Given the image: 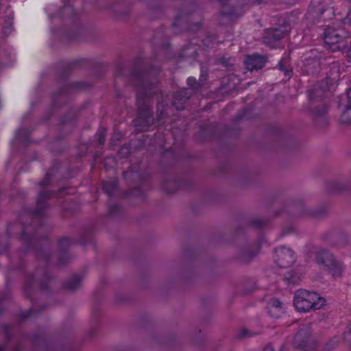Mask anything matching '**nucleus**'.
<instances>
[{"label":"nucleus","mask_w":351,"mask_h":351,"mask_svg":"<svg viewBox=\"0 0 351 351\" xmlns=\"http://www.w3.org/2000/svg\"><path fill=\"white\" fill-rule=\"evenodd\" d=\"M327 88L317 85L308 91V97L311 101V111L317 124H319V120L322 122L320 125L326 123L328 101L324 97V93Z\"/></svg>","instance_id":"obj_1"},{"label":"nucleus","mask_w":351,"mask_h":351,"mask_svg":"<svg viewBox=\"0 0 351 351\" xmlns=\"http://www.w3.org/2000/svg\"><path fill=\"white\" fill-rule=\"evenodd\" d=\"M293 304L298 311L306 313L320 309L326 304V300L315 292L301 289L295 293Z\"/></svg>","instance_id":"obj_2"},{"label":"nucleus","mask_w":351,"mask_h":351,"mask_svg":"<svg viewBox=\"0 0 351 351\" xmlns=\"http://www.w3.org/2000/svg\"><path fill=\"white\" fill-rule=\"evenodd\" d=\"M71 0H62L64 3L62 8H60L56 4L51 3L46 6L45 12L48 17L53 20L59 19L60 21H68L72 23H76L79 19V13L70 4Z\"/></svg>","instance_id":"obj_3"},{"label":"nucleus","mask_w":351,"mask_h":351,"mask_svg":"<svg viewBox=\"0 0 351 351\" xmlns=\"http://www.w3.org/2000/svg\"><path fill=\"white\" fill-rule=\"evenodd\" d=\"M315 258L321 267L335 278L340 277L343 271V265L335 260L334 256L328 250L319 249L316 252Z\"/></svg>","instance_id":"obj_4"},{"label":"nucleus","mask_w":351,"mask_h":351,"mask_svg":"<svg viewBox=\"0 0 351 351\" xmlns=\"http://www.w3.org/2000/svg\"><path fill=\"white\" fill-rule=\"evenodd\" d=\"M323 36L325 44L332 51H341L346 48L348 36L343 29H335L328 26Z\"/></svg>","instance_id":"obj_5"},{"label":"nucleus","mask_w":351,"mask_h":351,"mask_svg":"<svg viewBox=\"0 0 351 351\" xmlns=\"http://www.w3.org/2000/svg\"><path fill=\"white\" fill-rule=\"evenodd\" d=\"M193 19V15L192 14L182 10H179L172 24L175 33L179 34L184 31L197 30L200 27L201 23L197 22L191 24Z\"/></svg>","instance_id":"obj_6"},{"label":"nucleus","mask_w":351,"mask_h":351,"mask_svg":"<svg viewBox=\"0 0 351 351\" xmlns=\"http://www.w3.org/2000/svg\"><path fill=\"white\" fill-rule=\"evenodd\" d=\"M308 14L313 20L321 18L326 20L334 14V11L329 5V0H311Z\"/></svg>","instance_id":"obj_7"},{"label":"nucleus","mask_w":351,"mask_h":351,"mask_svg":"<svg viewBox=\"0 0 351 351\" xmlns=\"http://www.w3.org/2000/svg\"><path fill=\"white\" fill-rule=\"evenodd\" d=\"M293 344L302 351H317L316 341L311 337V332L306 328H301L295 335Z\"/></svg>","instance_id":"obj_8"},{"label":"nucleus","mask_w":351,"mask_h":351,"mask_svg":"<svg viewBox=\"0 0 351 351\" xmlns=\"http://www.w3.org/2000/svg\"><path fill=\"white\" fill-rule=\"evenodd\" d=\"M136 103L138 106V117L133 121L134 125L139 128L140 130L147 129L149 123V119L151 115L149 106L140 96L137 97Z\"/></svg>","instance_id":"obj_9"},{"label":"nucleus","mask_w":351,"mask_h":351,"mask_svg":"<svg viewBox=\"0 0 351 351\" xmlns=\"http://www.w3.org/2000/svg\"><path fill=\"white\" fill-rule=\"evenodd\" d=\"M276 264L280 267H288L295 262L294 252L290 248L282 246L275 251Z\"/></svg>","instance_id":"obj_10"},{"label":"nucleus","mask_w":351,"mask_h":351,"mask_svg":"<svg viewBox=\"0 0 351 351\" xmlns=\"http://www.w3.org/2000/svg\"><path fill=\"white\" fill-rule=\"evenodd\" d=\"M286 34L287 30L284 26L268 29L263 36V42L270 47H276L275 43L281 40Z\"/></svg>","instance_id":"obj_11"},{"label":"nucleus","mask_w":351,"mask_h":351,"mask_svg":"<svg viewBox=\"0 0 351 351\" xmlns=\"http://www.w3.org/2000/svg\"><path fill=\"white\" fill-rule=\"evenodd\" d=\"M70 188H62L58 192H50V191H41L39 193L37 200V210L36 211V215H41L43 208L46 206V200L51 199L53 197H58L60 195L67 192L70 190Z\"/></svg>","instance_id":"obj_12"},{"label":"nucleus","mask_w":351,"mask_h":351,"mask_svg":"<svg viewBox=\"0 0 351 351\" xmlns=\"http://www.w3.org/2000/svg\"><path fill=\"white\" fill-rule=\"evenodd\" d=\"M321 67L320 60L315 56H306L302 60V71L307 75L317 73Z\"/></svg>","instance_id":"obj_13"},{"label":"nucleus","mask_w":351,"mask_h":351,"mask_svg":"<svg viewBox=\"0 0 351 351\" xmlns=\"http://www.w3.org/2000/svg\"><path fill=\"white\" fill-rule=\"evenodd\" d=\"M191 92L189 88H182L178 90L174 96L173 105L178 110H183L185 103L189 99Z\"/></svg>","instance_id":"obj_14"},{"label":"nucleus","mask_w":351,"mask_h":351,"mask_svg":"<svg viewBox=\"0 0 351 351\" xmlns=\"http://www.w3.org/2000/svg\"><path fill=\"white\" fill-rule=\"evenodd\" d=\"M265 62V58L263 56L254 54L246 57L245 64L247 70L252 71L262 69Z\"/></svg>","instance_id":"obj_15"},{"label":"nucleus","mask_w":351,"mask_h":351,"mask_svg":"<svg viewBox=\"0 0 351 351\" xmlns=\"http://www.w3.org/2000/svg\"><path fill=\"white\" fill-rule=\"evenodd\" d=\"M0 18L4 19V24L3 25V34L4 36H8L14 30L13 27V19L14 12L10 6L5 8V15L0 13Z\"/></svg>","instance_id":"obj_16"},{"label":"nucleus","mask_w":351,"mask_h":351,"mask_svg":"<svg viewBox=\"0 0 351 351\" xmlns=\"http://www.w3.org/2000/svg\"><path fill=\"white\" fill-rule=\"evenodd\" d=\"M267 312L271 317H280L285 312L284 304L277 298H271L267 306Z\"/></svg>","instance_id":"obj_17"},{"label":"nucleus","mask_w":351,"mask_h":351,"mask_svg":"<svg viewBox=\"0 0 351 351\" xmlns=\"http://www.w3.org/2000/svg\"><path fill=\"white\" fill-rule=\"evenodd\" d=\"M30 133L29 130L19 128L16 130L14 138L10 142L11 146L14 147L17 143H27L31 142Z\"/></svg>","instance_id":"obj_18"},{"label":"nucleus","mask_w":351,"mask_h":351,"mask_svg":"<svg viewBox=\"0 0 351 351\" xmlns=\"http://www.w3.org/2000/svg\"><path fill=\"white\" fill-rule=\"evenodd\" d=\"M199 47L193 43H190L186 45L180 51V57L181 58H193L195 59L198 55Z\"/></svg>","instance_id":"obj_19"},{"label":"nucleus","mask_w":351,"mask_h":351,"mask_svg":"<svg viewBox=\"0 0 351 351\" xmlns=\"http://www.w3.org/2000/svg\"><path fill=\"white\" fill-rule=\"evenodd\" d=\"M341 66L338 62H332L330 63V69L329 73L326 78V84H332L340 78Z\"/></svg>","instance_id":"obj_20"},{"label":"nucleus","mask_w":351,"mask_h":351,"mask_svg":"<svg viewBox=\"0 0 351 351\" xmlns=\"http://www.w3.org/2000/svg\"><path fill=\"white\" fill-rule=\"evenodd\" d=\"M118 187V181L117 179H110L103 182V190L109 195L114 194Z\"/></svg>","instance_id":"obj_21"},{"label":"nucleus","mask_w":351,"mask_h":351,"mask_svg":"<svg viewBox=\"0 0 351 351\" xmlns=\"http://www.w3.org/2000/svg\"><path fill=\"white\" fill-rule=\"evenodd\" d=\"M222 16H227L230 20L238 18L243 14L241 8H233L231 9H227L223 7V10L221 12Z\"/></svg>","instance_id":"obj_22"},{"label":"nucleus","mask_w":351,"mask_h":351,"mask_svg":"<svg viewBox=\"0 0 351 351\" xmlns=\"http://www.w3.org/2000/svg\"><path fill=\"white\" fill-rule=\"evenodd\" d=\"M339 107L351 108V88L346 94L341 95L339 102Z\"/></svg>","instance_id":"obj_23"},{"label":"nucleus","mask_w":351,"mask_h":351,"mask_svg":"<svg viewBox=\"0 0 351 351\" xmlns=\"http://www.w3.org/2000/svg\"><path fill=\"white\" fill-rule=\"evenodd\" d=\"M343 109L342 110L340 120L342 123L346 124L351 123V108L349 107H339Z\"/></svg>","instance_id":"obj_24"},{"label":"nucleus","mask_w":351,"mask_h":351,"mask_svg":"<svg viewBox=\"0 0 351 351\" xmlns=\"http://www.w3.org/2000/svg\"><path fill=\"white\" fill-rule=\"evenodd\" d=\"M81 282V278L78 276H74L70 278L66 283V287L69 290H75Z\"/></svg>","instance_id":"obj_25"},{"label":"nucleus","mask_w":351,"mask_h":351,"mask_svg":"<svg viewBox=\"0 0 351 351\" xmlns=\"http://www.w3.org/2000/svg\"><path fill=\"white\" fill-rule=\"evenodd\" d=\"M278 69H279L280 71H282L285 72V74L286 75H291V72H292L291 69H290L288 66H287L285 65V60H281L278 62Z\"/></svg>","instance_id":"obj_26"},{"label":"nucleus","mask_w":351,"mask_h":351,"mask_svg":"<svg viewBox=\"0 0 351 351\" xmlns=\"http://www.w3.org/2000/svg\"><path fill=\"white\" fill-rule=\"evenodd\" d=\"M187 84L190 87V88L195 90L197 89L199 86V83L196 80L195 77H189L187 79Z\"/></svg>","instance_id":"obj_27"},{"label":"nucleus","mask_w":351,"mask_h":351,"mask_svg":"<svg viewBox=\"0 0 351 351\" xmlns=\"http://www.w3.org/2000/svg\"><path fill=\"white\" fill-rule=\"evenodd\" d=\"M251 223L254 228H261L265 224V221L261 219H256L252 221Z\"/></svg>","instance_id":"obj_28"},{"label":"nucleus","mask_w":351,"mask_h":351,"mask_svg":"<svg viewBox=\"0 0 351 351\" xmlns=\"http://www.w3.org/2000/svg\"><path fill=\"white\" fill-rule=\"evenodd\" d=\"M49 181H50V177H49V173H47L45 175V178H43V180L40 182L39 184L41 186H47L49 184Z\"/></svg>","instance_id":"obj_29"},{"label":"nucleus","mask_w":351,"mask_h":351,"mask_svg":"<svg viewBox=\"0 0 351 351\" xmlns=\"http://www.w3.org/2000/svg\"><path fill=\"white\" fill-rule=\"evenodd\" d=\"M171 184H172L173 186V188L171 189H169L168 187H167V185H165V191H167V192L168 193H174L176 191V190L177 189V187H178V184L177 183L175 182V181H173L170 183Z\"/></svg>","instance_id":"obj_30"},{"label":"nucleus","mask_w":351,"mask_h":351,"mask_svg":"<svg viewBox=\"0 0 351 351\" xmlns=\"http://www.w3.org/2000/svg\"><path fill=\"white\" fill-rule=\"evenodd\" d=\"M105 130L98 134V143L102 145L105 141Z\"/></svg>","instance_id":"obj_31"},{"label":"nucleus","mask_w":351,"mask_h":351,"mask_svg":"<svg viewBox=\"0 0 351 351\" xmlns=\"http://www.w3.org/2000/svg\"><path fill=\"white\" fill-rule=\"evenodd\" d=\"M252 335L249 332V331L246 329H243L240 332L241 337H245L247 336H252Z\"/></svg>","instance_id":"obj_32"},{"label":"nucleus","mask_w":351,"mask_h":351,"mask_svg":"<svg viewBox=\"0 0 351 351\" xmlns=\"http://www.w3.org/2000/svg\"><path fill=\"white\" fill-rule=\"evenodd\" d=\"M70 243V240L67 237L62 238L59 241V245H63L64 244H68Z\"/></svg>","instance_id":"obj_33"},{"label":"nucleus","mask_w":351,"mask_h":351,"mask_svg":"<svg viewBox=\"0 0 351 351\" xmlns=\"http://www.w3.org/2000/svg\"><path fill=\"white\" fill-rule=\"evenodd\" d=\"M348 332H344V339L346 341H348V335L351 334V324L348 326Z\"/></svg>","instance_id":"obj_34"},{"label":"nucleus","mask_w":351,"mask_h":351,"mask_svg":"<svg viewBox=\"0 0 351 351\" xmlns=\"http://www.w3.org/2000/svg\"><path fill=\"white\" fill-rule=\"evenodd\" d=\"M346 53L349 62H351V40L350 42V45L347 48Z\"/></svg>","instance_id":"obj_35"},{"label":"nucleus","mask_w":351,"mask_h":351,"mask_svg":"<svg viewBox=\"0 0 351 351\" xmlns=\"http://www.w3.org/2000/svg\"><path fill=\"white\" fill-rule=\"evenodd\" d=\"M211 39L210 38H206V39H204L203 40V43H204V45L207 47H213V45H210L209 43L210 42Z\"/></svg>","instance_id":"obj_36"},{"label":"nucleus","mask_w":351,"mask_h":351,"mask_svg":"<svg viewBox=\"0 0 351 351\" xmlns=\"http://www.w3.org/2000/svg\"><path fill=\"white\" fill-rule=\"evenodd\" d=\"M263 351H274V348L270 345H267L264 348Z\"/></svg>","instance_id":"obj_37"},{"label":"nucleus","mask_w":351,"mask_h":351,"mask_svg":"<svg viewBox=\"0 0 351 351\" xmlns=\"http://www.w3.org/2000/svg\"><path fill=\"white\" fill-rule=\"evenodd\" d=\"M332 346H331V347L330 346H328V348L330 349L332 347L335 346L337 344V343H338V340L337 339H335L332 340Z\"/></svg>","instance_id":"obj_38"},{"label":"nucleus","mask_w":351,"mask_h":351,"mask_svg":"<svg viewBox=\"0 0 351 351\" xmlns=\"http://www.w3.org/2000/svg\"><path fill=\"white\" fill-rule=\"evenodd\" d=\"M163 117H164V113H163V112H162L161 116L159 117V119L158 120V125H161V122L160 121H161V119L163 118Z\"/></svg>","instance_id":"obj_39"},{"label":"nucleus","mask_w":351,"mask_h":351,"mask_svg":"<svg viewBox=\"0 0 351 351\" xmlns=\"http://www.w3.org/2000/svg\"><path fill=\"white\" fill-rule=\"evenodd\" d=\"M157 90H156V87L155 86V93H154V95H155V99H156V97H157Z\"/></svg>","instance_id":"obj_40"},{"label":"nucleus","mask_w":351,"mask_h":351,"mask_svg":"<svg viewBox=\"0 0 351 351\" xmlns=\"http://www.w3.org/2000/svg\"><path fill=\"white\" fill-rule=\"evenodd\" d=\"M0 351H5V348L3 346H0Z\"/></svg>","instance_id":"obj_41"}]
</instances>
